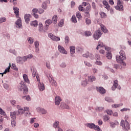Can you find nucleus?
Segmentation results:
<instances>
[{
    "mask_svg": "<svg viewBox=\"0 0 131 131\" xmlns=\"http://www.w3.org/2000/svg\"><path fill=\"white\" fill-rule=\"evenodd\" d=\"M114 68L115 69H121L122 67L119 64H114Z\"/></svg>",
    "mask_w": 131,
    "mask_h": 131,
    "instance_id": "obj_54",
    "label": "nucleus"
},
{
    "mask_svg": "<svg viewBox=\"0 0 131 131\" xmlns=\"http://www.w3.org/2000/svg\"><path fill=\"white\" fill-rule=\"evenodd\" d=\"M36 111L37 112H40L42 114H46L47 113V110L45 108H40L39 107L36 108Z\"/></svg>",
    "mask_w": 131,
    "mask_h": 131,
    "instance_id": "obj_23",
    "label": "nucleus"
},
{
    "mask_svg": "<svg viewBox=\"0 0 131 131\" xmlns=\"http://www.w3.org/2000/svg\"><path fill=\"white\" fill-rule=\"evenodd\" d=\"M11 69V63H9V66L5 70L4 72L3 73H0V74H2V76H4V74H6L7 73V72H9L10 69Z\"/></svg>",
    "mask_w": 131,
    "mask_h": 131,
    "instance_id": "obj_35",
    "label": "nucleus"
},
{
    "mask_svg": "<svg viewBox=\"0 0 131 131\" xmlns=\"http://www.w3.org/2000/svg\"><path fill=\"white\" fill-rule=\"evenodd\" d=\"M38 30L39 32H42L43 30V25L41 23H40L38 25Z\"/></svg>",
    "mask_w": 131,
    "mask_h": 131,
    "instance_id": "obj_37",
    "label": "nucleus"
},
{
    "mask_svg": "<svg viewBox=\"0 0 131 131\" xmlns=\"http://www.w3.org/2000/svg\"><path fill=\"white\" fill-rule=\"evenodd\" d=\"M67 66V64L65 62H62L60 64V67H61V68H66Z\"/></svg>",
    "mask_w": 131,
    "mask_h": 131,
    "instance_id": "obj_48",
    "label": "nucleus"
},
{
    "mask_svg": "<svg viewBox=\"0 0 131 131\" xmlns=\"http://www.w3.org/2000/svg\"><path fill=\"white\" fill-rule=\"evenodd\" d=\"M103 5L104 6V8L107 10V11H109L110 10V6H109V4H108V2L106 1H103L102 2Z\"/></svg>",
    "mask_w": 131,
    "mask_h": 131,
    "instance_id": "obj_25",
    "label": "nucleus"
},
{
    "mask_svg": "<svg viewBox=\"0 0 131 131\" xmlns=\"http://www.w3.org/2000/svg\"><path fill=\"white\" fill-rule=\"evenodd\" d=\"M120 126L122 127L123 130L128 131L129 129V123L128 122H124V120H121Z\"/></svg>",
    "mask_w": 131,
    "mask_h": 131,
    "instance_id": "obj_4",
    "label": "nucleus"
},
{
    "mask_svg": "<svg viewBox=\"0 0 131 131\" xmlns=\"http://www.w3.org/2000/svg\"><path fill=\"white\" fill-rule=\"evenodd\" d=\"M81 85H82V86H86V85H88V79L86 78H83Z\"/></svg>",
    "mask_w": 131,
    "mask_h": 131,
    "instance_id": "obj_27",
    "label": "nucleus"
},
{
    "mask_svg": "<svg viewBox=\"0 0 131 131\" xmlns=\"http://www.w3.org/2000/svg\"><path fill=\"white\" fill-rule=\"evenodd\" d=\"M98 47H99V48H104V47H105V46L104 44V43L101 40L98 41Z\"/></svg>",
    "mask_w": 131,
    "mask_h": 131,
    "instance_id": "obj_42",
    "label": "nucleus"
},
{
    "mask_svg": "<svg viewBox=\"0 0 131 131\" xmlns=\"http://www.w3.org/2000/svg\"><path fill=\"white\" fill-rule=\"evenodd\" d=\"M35 52L37 54L39 53V41L36 40L34 42Z\"/></svg>",
    "mask_w": 131,
    "mask_h": 131,
    "instance_id": "obj_13",
    "label": "nucleus"
},
{
    "mask_svg": "<svg viewBox=\"0 0 131 131\" xmlns=\"http://www.w3.org/2000/svg\"><path fill=\"white\" fill-rule=\"evenodd\" d=\"M84 15L86 17V18H90L91 17V14L90 13V12H84Z\"/></svg>",
    "mask_w": 131,
    "mask_h": 131,
    "instance_id": "obj_63",
    "label": "nucleus"
},
{
    "mask_svg": "<svg viewBox=\"0 0 131 131\" xmlns=\"http://www.w3.org/2000/svg\"><path fill=\"white\" fill-rule=\"evenodd\" d=\"M117 6L115 7L116 10H117L118 11H123V3L120 2L117 3Z\"/></svg>",
    "mask_w": 131,
    "mask_h": 131,
    "instance_id": "obj_12",
    "label": "nucleus"
},
{
    "mask_svg": "<svg viewBox=\"0 0 131 131\" xmlns=\"http://www.w3.org/2000/svg\"><path fill=\"white\" fill-rule=\"evenodd\" d=\"M88 78V81L90 82H93L96 80V77L94 76H89Z\"/></svg>",
    "mask_w": 131,
    "mask_h": 131,
    "instance_id": "obj_32",
    "label": "nucleus"
},
{
    "mask_svg": "<svg viewBox=\"0 0 131 131\" xmlns=\"http://www.w3.org/2000/svg\"><path fill=\"white\" fill-rule=\"evenodd\" d=\"M84 63L85 64V66H87L88 67H92L93 66V65L88 61H84Z\"/></svg>",
    "mask_w": 131,
    "mask_h": 131,
    "instance_id": "obj_52",
    "label": "nucleus"
},
{
    "mask_svg": "<svg viewBox=\"0 0 131 131\" xmlns=\"http://www.w3.org/2000/svg\"><path fill=\"white\" fill-rule=\"evenodd\" d=\"M84 35L85 36H92V32L90 31H86L84 32Z\"/></svg>",
    "mask_w": 131,
    "mask_h": 131,
    "instance_id": "obj_44",
    "label": "nucleus"
},
{
    "mask_svg": "<svg viewBox=\"0 0 131 131\" xmlns=\"http://www.w3.org/2000/svg\"><path fill=\"white\" fill-rule=\"evenodd\" d=\"M61 101H62V99L59 96L55 97V105H60V103H61Z\"/></svg>",
    "mask_w": 131,
    "mask_h": 131,
    "instance_id": "obj_19",
    "label": "nucleus"
},
{
    "mask_svg": "<svg viewBox=\"0 0 131 131\" xmlns=\"http://www.w3.org/2000/svg\"><path fill=\"white\" fill-rule=\"evenodd\" d=\"M22 99L24 100H26V101H31V98L30 97V96L27 95L22 97Z\"/></svg>",
    "mask_w": 131,
    "mask_h": 131,
    "instance_id": "obj_40",
    "label": "nucleus"
},
{
    "mask_svg": "<svg viewBox=\"0 0 131 131\" xmlns=\"http://www.w3.org/2000/svg\"><path fill=\"white\" fill-rule=\"evenodd\" d=\"M105 101H106V102H108V103H111V102H113V100L111 97H106L105 98Z\"/></svg>",
    "mask_w": 131,
    "mask_h": 131,
    "instance_id": "obj_46",
    "label": "nucleus"
},
{
    "mask_svg": "<svg viewBox=\"0 0 131 131\" xmlns=\"http://www.w3.org/2000/svg\"><path fill=\"white\" fill-rule=\"evenodd\" d=\"M25 22L28 24L30 21V18H31V15L30 14H26L24 16Z\"/></svg>",
    "mask_w": 131,
    "mask_h": 131,
    "instance_id": "obj_18",
    "label": "nucleus"
},
{
    "mask_svg": "<svg viewBox=\"0 0 131 131\" xmlns=\"http://www.w3.org/2000/svg\"><path fill=\"white\" fill-rule=\"evenodd\" d=\"M25 61H24V56L20 57L18 56L17 57V63H19V64H23Z\"/></svg>",
    "mask_w": 131,
    "mask_h": 131,
    "instance_id": "obj_29",
    "label": "nucleus"
},
{
    "mask_svg": "<svg viewBox=\"0 0 131 131\" xmlns=\"http://www.w3.org/2000/svg\"><path fill=\"white\" fill-rule=\"evenodd\" d=\"M52 20L50 19H48L45 21V28L46 30H48L49 29V26L52 24Z\"/></svg>",
    "mask_w": 131,
    "mask_h": 131,
    "instance_id": "obj_15",
    "label": "nucleus"
},
{
    "mask_svg": "<svg viewBox=\"0 0 131 131\" xmlns=\"http://www.w3.org/2000/svg\"><path fill=\"white\" fill-rule=\"evenodd\" d=\"M38 88L39 91H45V84H43V83H38Z\"/></svg>",
    "mask_w": 131,
    "mask_h": 131,
    "instance_id": "obj_26",
    "label": "nucleus"
},
{
    "mask_svg": "<svg viewBox=\"0 0 131 131\" xmlns=\"http://www.w3.org/2000/svg\"><path fill=\"white\" fill-rule=\"evenodd\" d=\"M19 9L17 8V26L18 28H22L23 26H22V21H21V18L19 17Z\"/></svg>",
    "mask_w": 131,
    "mask_h": 131,
    "instance_id": "obj_6",
    "label": "nucleus"
},
{
    "mask_svg": "<svg viewBox=\"0 0 131 131\" xmlns=\"http://www.w3.org/2000/svg\"><path fill=\"white\" fill-rule=\"evenodd\" d=\"M41 8L44 10H47L48 9V6L47 5V3L46 2H43L41 5Z\"/></svg>",
    "mask_w": 131,
    "mask_h": 131,
    "instance_id": "obj_47",
    "label": "nucleus"
},
{
    "mask_svg": "<svg viewBox=\"0 0 131 131\" xmlns=\"http://www.w3.org/2000/svg\"><path fill=\"white\" fill-rule=\"evenodd\" d=\"M63 25H64V20L61 19L58 24V26H59V27H62Z\"/></svg>",
    "mask_w": 131,
    "mask_h": 131,
    "instance_id": "obj_59",
    "label": "nucleus"
},
{
    "mask_svg": "<svg viewBox=\"0 0 131 131\" xmlns=\"http://www.w3.org/2000/svg\"><path fill=\"white\" fill-rule=\"evenodd\" d=\"M85 125V126H86V127H89L91 129H94V130L96 128V126H97V125H96L95 123H87Z\"/></svg>",
    "mask_w": 131,
    "mask_h": 131,
    "instance_id": "obj_14",
    "label": "nucleus"
},
{
    "mask_svg": "<svg viewBox=\"0 0 131 131\" xmlns=\"http://www.w3.org/2000/svg\"><path fill=\"white\" fill-rule=\"evenodd\" d=\"M95 64L96 65H98V66H102V65H103V62H102V61H101L100 60H97L95 62Z\"/></svg>",
    "mask_w": 131,
    "mask_h": 131,
    "instance_id": "obj_57",
    "label": "nucleus"
},
{
    "mask_svg": "<svg viewBox=\"0 0 131 131\" xmlns=\"http://www.w3.org/2000/svg\"><path fill=\"white\" fill-rule=\"evenodd\" d=\"M100 16L101 18H106V13L104 12H101L100 13Z\"/></svg>",
    "mask_w": 131,
    "mask_h": 131,
    "instance_id": "obj_61",
    "label": "nucleus"
},
{
    "mask_svg": "<svg viewBox=\"0 0 131 131\" xmlns=\"http://www.w3.org/2000/svg\"><path fill=\"white\" fill-rule=\"evenodd\" d=\"M58 50L60 54H62L63 55H67V54H68L65 48H64L63 46L61 45L58 46Z\"/></svg>",
    "mask_w": 131,
    "mask_h": 131,
    "instance_id": "obj_8",
    "label": "nucleus"
},
{
    "mask_svg": "<svg viewBox=\"0 0 131 131\" xmlns=\"http://www.w3.org/2000/svg\"><path fill=\"white\" fill-rule=\"evenodd\" d=\"M10 116L12 119L11 121V125L12 127H15L16 125V112H12L10 113Z\"/></svg>",
    "mask_w": 131,
    "mask_h": 131,
    "instance_id": "obj_2",
    "label": "nucleus"
},
{
    "mask_svg": "<svg viewBox=\"0 0 131 131\" xmlns=\"http://www.w3.org/2000/svg\"><path fill=\"white\" fill-rule=\"evenodd\" d=\"M27 40L30 45H32L34 42V38L32 37H29L27 38Z\"/></svg>",
    "mask_w": 131,
    "mask_h": 131,
    "instance_id": "obj_34",
    "label": "nucleus"
},
{
    "mask_svg": "<svg viewBox=\"0 0 131 131\" xmlns=\"http://www.w3.org/2000/svg\"><path fill=\"white\" fill-rule=\"evenodd\" d=\"M75 46H70V56L72 58H75Z\"/></svg>",
    "mask_w": 131,
    "mask_h": 131,
    "instance_id": "obj_10",
    "label": "nucleus"
},
{
    "mask_svg": "<svg viewBox=\"0 0 131 131\" xmlns=\"http://www.w3.org/2000/svg\"><path fill=\"white\" fill-rule=\"evenodd\" d=\"M110 126H111V127H112V128H115V127L116 126V125H118L119 124V122H118V121L115 120L114 121V122H110Z\"/></svg>",
    "mask_w": 131,
    "mask_h": 131,
    "instance_id": "obj_21",
    "label": "nucleus"
},
{
    "mask_svg": "<svg viewBox=\"0 0 131 131\" xmlns=\"http://www.w3.org/2000/svg\"><path fill=\"white\" fill-rule=\"evenodd\" d=\"M60 107L62 109H70V107L66 104V103L62 102L60 104Z\"/></svg>",
    "mask_w": 131,
    "mask_h": 131,
    "instance_id": "obj_31",
    "label": "nucleus"
},
{
    "mask_svg": "<svg viewBox=\"0 0 131 131\" xmlns=\"http://www.w3.org/2000/svg\"><path fill=\"white\" fill-rule=\"evenodd\" d=\"M64 42L66 45H68V43H69V37H68V36L65 37Z\"/></svg>",
    "mask_w": 131,
    "mask_h": 131,
    "instance_id": "obj_53",
    "label": "nucleus"
},
{
    "mask_svg": "<svg viewBox=\"0 0 131 131\" xmlns=\"http://www.w3.org/2000/svg\"><path fill=\"white\" fill-rule=\"evenodd\" d=\"M24 109L26 112L25 113V115L26 117H30V115H31V113L29 111V107H24Z\"/></svg>",
    "mask_w": 131,
    "mask_h": 131,
    "instance_id": "obj_17",
    "label": "nucleus"
},
{
    "mask_svg": "<svg viewBox=\"0 0 131 131\" xmlns=\"http://www.w3.org/2000/svg\"><path fill=\"white\" fill-rule=\"evenodd\" d=\"M17 113L18 115H21V114H23L24 112H25V111L24 110V108L21 107V106L17 105Z\"/></svg>",
    "mask_w": 131,
    "mask_h": 131,
    "instance_id": "obj_22",
    "label": "nucleus"
},
{
    "mask_svg": "<svg viewBox=\"0 0 131 131\" xmlns=\"http://www.w3.org/2000/svg\"><path fill=\"white\" fill-rule=\"evenodd\" d=\"M85 23L86 25H90V24H92V20L89 18L85 19Z\"/></svg>",
    "mask_w": 131,
    "mask_h": 131,
    "instance_id": "obj_56",
    "label": "nucleus"
},
{
    "mask_svg": "<svg viewBox=\"0 0 131 131\" xmlns=\"http://www.w3.org/2000/svg\"><path fill=\"white\" fill-rule=\"evenodd\" d=\"M38 13H39L40 14H43V13H45V10L41 8H40L38 10Z\"/></svg>",
    "mask_w": 131,
    "mask_h": 131,
    "instance_id": "obj_60",
    "label": "nucleus"
},
{
    "mask_svg": "<svg viewBox=\"0 0 131 131\" xmlns=\"http://www.w3.org/2000/svg\"><path fill=\"white\" fill-rule=\"evenodd\" d=\"M94 130L102 131V129H101V128H100V126L96 125L95 127V129H94Z\"/></svg>",
    "mask_w": 131,
    "mask_h": 131,
    "instance_id": "obj_64",
    "label": "nucleus"
},
{
    "mask_svg": "<svg viewBox=\"0 0 131 131\" xmlns=\"http://www.w3.org/2000/svg\"><path fill=\"white\" fill-rule=\"evenodd\" d=\"M104 108L103 106H99V107H97L96 108V111H97V112H102V111H104Z\"/></svg>",
    "mask_w": 131,
    "mask_h": 131,
    "instance_id": "obj_41",
    "label": "nucleus"
},
{
    "mask_svg": "<svg viewBox=\"0 0 131 131\" xmlns=\"http://www.w3.org/2000/svg\"><path fill=\"white\" fill-rule=\"evenodd\" d=\"M102 31L100 30H97L94 34L93 37L94 39L98 40L101 36H102Z\"/></svg>",
    "mask_w": 131,
    "mask_h": 131,
    "instance_id": "obj_5",
    "label": "nucleus"
},
{
    "mask_svg": "<svg viewBox=\"0 0 131 131\" xmlns=\"http://www.w3.org/2000/svg\"><path fill=\"white\" fill-rule=\"evenodd\" d=\"M119 54L120 55H117L116 56L117 63H121V65H123V66H126V64L123 61L124 60L126 59V56H125L124 51L121 50L120 51Z\"/></svg>",
    "mask_w": 131,
    "mask_h": 131,
    "instance_id": "obj_1",
    "label": "nucleus"
},
{
    "mask_svg": "<svg viewBox=\"0 0 131 131\" xmlns=\"http://www.w3.org/2000/svg\"><path fill=\"white\" fill-rule=\"evenodd\" d=\"M47 77L48 78L52 85H54V86H57V82L55 80L53 79V78H52L50 75H47Z\"/></svg>",
    "mask_w": 131,
    "mask_h": 131,
    "instance_id": "obj_11",
    "label": "nucleus"
},
{
    "mask_svg": "<svg viewBox=\"0 0 131 131\" xmlns=\"http://www.w3.org/2000/svg\"><path fill=\"white\" fill-rule=\"evenodd\" d=\"M71 20L73 23H77V20L76 19V16L75 15H73L71 18Z\"/></svg>",
    "mask_w": 131,
    "mask_h": 131,
    "instance_id": "obj_43",
    "label": "nucleus"
},
{
    "mask_svg": "<svg viewBox=\"0 0 131 131\" xmlns=\"http://www.w3.org/2000/svg\"><path fill=\"white\" fill-rule=\"evenodd\" d=\"M106 58L107 59H109L110 60H111V59H112V54H111V53L110 52H108L106 54Z\"/></svg>",
    "mask_w": 131,
    "mask_h": 131,
    "instance_id": "obj_51",
    "label": "nucleus"
},
{
    "mask_svg": "<svg viewBox=\"0 0 131 131\" xmlns=\"http://www.w3.org/2000/svg\"><path fill=\"white\" fill-rule=\"evenodd\" d=\"M105 112H106L107 114L110 116H111L112 114H113V112L111 110H107L105 111Z\"/></svg>",
    "mask_w": 131,
    "mask_h": 131,
    "instance_id": "obj_49",
    "label": "nucleus"
},
{
    "mask_svg": "<svg viewBox=\"0 0 131 131\" xmlns=\"http://www.w3.org/2000/svg\"><path fill=\"white\" fill-rule=\"evenodd\" d=\"M91 10H92V6H91L90 5H89L86 7L84 12L90 13Z\"/></svg>",
    "mask_w": 131,
    "mask_h": 131,
    "instance_id": "obj_38",
    "label": "nucleus"
},
{
    "mask_svg": "<svg viewBox=\"0 0 131 131\" xmlns=\"http://www.w3.org/2000/svg\"><path fill=\"white\" fill-rule=\"evenodd\" d=\"M48 37L53 41H60V37H57L52 33H49L48 34Z\"/></svg>",
    "mask_w": 131,
    "mask_h": 131,
    "instance_id": "obj_9",
    "label": "nucleus"
},
{
    "mask_svg": "<svg viewBox=\"0 0 131 131\" xmlns=\"http://www.w3.org/2000/svg\"><path fill=\"white\" fill-rule=\"evenodd\" d=\"M52 22L53 24H57V22L58 21V16L57 15H54L52 17Z\"/></svg>",
    "mask_w": 131,
    "mask_h": 131,
    "instance_id": "obj_28",
    "label": "nucleus"
},
{
    "mask_svg": "<svg viewBox=\"0 0 131 131\" xmlns=\"http://www.w3.org/2000/svg\"><path fill=\"white\" fill-rule=\"evenodd\" d=\"M53 127L54 128H58L60 127V123H59V121H55L53 124Z\"/></svg>",
    "mask_w": 131,
    "mask_h": 131,
    "instance_id": "obj_33",
    "label": "nucleus"
},
{
    "mask_svg": "<svg viewBox=\"0 0 131 131\" xmlns=\"http://www.w3.org/2000/svg\"><path fill=\"white\" fill-rule=\"evenodd\" d=\"M76 17L78 18V19H80V18H81V14L79 12H77L76 13Z\"/></svg>",
    "mask_w": 131,
    "mask_h": 131,
    "instance_id": "obj_62",
    "label": "nucleus"
},
{
    "mask_svg": "<svg viewBox=\"0 0 131 131\" xmlns=\"http://www.w3.org/2000/svg\"><path fill=\"white\" fill-rule=\"evenodd\" d=\"M23 77L25 82H26L28 83V84H30V80H29V78H28V75H27L26 74H24L23 75Z\"/></svg>",
    "mask_w": 131,
    "mask_h": 131,
    "instance_id": "obj_20",
    "label": "nucleus"
},
{
    "mask_svg": "<svg viewBox=\"0 0 131 131\" xmlns=\"http://www.w3.org/2000/svg\"><path fill=\"white\" fill-rule=\"evenodd\" d=\"M46 66L48 69H51V64L49 61H47L46 63Z\"/></svg>",
    "mask_w": 131,
    "mask_h": 131,
    "instance_id": "obj_58",
    "label": "nucleus"
},
{
    "mask_svg": "<svg viewBox=\"0 0 131 131\" xmlns=\"http://www.w3.org/2000/svg\"><path fill=\"white\" fill-rule=\"evenodd\" d=\"M123 104L122 103H120L118 104H112V108H118V107H121Z\"/></svg>",
    "mask_w": 131,
    "mask_h": 131,
    "instance_id": "obj_45",
    "label": "nucleus"
},
{
    "mask_svg": "<svg viewBox=\"0 0 131 131\" xmlns=\"http://www.w3.org/2000/svg\"><path fill=\"white\" fill-rule=\"evenodd\" d=\"M100 26L101 27V30L102 31H103V32H104V33H107V32H108V30L105 27V26L102 24H100Z\"/></svg>",
    "mask_w": 131,
    "mask_h": 131,
    "instance_id": "obj_30",
    "label": "nucleus"
},
{
    "mask_svg": "<svg viewBox=\"0 0 131 131\" xmlns=\"http://www.w3.org/2000/svg\"><path fill=\"white\" fill-rule=\"evenodd\" d=\"M37 12H38V9H37V8L33 9L32 10V15L37 14Z\"/></svg>",
    "mask_w": 131,
    "mask_h": 131,
    "instance_id": "obj_55",
    "label": "nucleus"
},
{
    "mask_svg": "<svg viewBox=\"0 0 131 131\" xmlns=\"http://www.w3.org/2000/svg\"><path fill=\"white\" fill-rule=\"evenodd\" d=\"M96 90L99 94H106V90L103 87H97Z\"/></svg>",
    "mask_w": 131,
    "mask_h": 131,
    "instance_id": "obj_16",
    "label": "nucleus"
},
{
    "mask_svg": "<svg viewBox=\"0 0 131 131\" xmlns=\"http://www.w3.org/2000/svg\"><path fill=\"white\" fill-rule=\"evenodd\" d=\"M31 71L32 72L33 77H35L37 75H36V70L35 69H31Z\"/></svg>",
    "mask_w": 131,
    "mask_h": 131,
    "instance_id": "obj_39",
    "label": "nucleus"
},
{
    "mask_svg": "<svg viewBox=\"0 0 131 131\" xmlns=\"http://www.w3.org/2000/svg\"><path fill=\"white\" fill-rule=\"evenodd\" d=\"M33 58V55L32 54H29L28 55L24 56V61L26 62L27 60H30V59H32Z\"/></svg>",
    "mask_w": 131,
    "mask_h": 131,
    "instance_id": "obj_24",
    "label": "nucleus"
},
{
    "mask_svg": "<svg viewBox=\"0 0 131 131\" xmlns=\"http://www.w3.org/2000/svg\"><path fill=\"white\" fill-rule=\"evenodd\" d=\"M19 89L20 91H23V94L24 95H27V93H28V88L24 81H21L20 83Z\"/></svg>",
    "mask_w": 131,
    "mask_h": 131,
    "instance_id": "obj_3",
    "label": "nucleus"
},
{
    "mask_svg": "<svg viewBox=\"0 0 131 131\" xmlns=\"http://www.w3.org/2000/svg\"><path fill=\"white\" fill-rule=\"evenodd\" d=\"M31 26H33L34 27H36L37 26V20H34L32 21L31 23Z\"/></svg>",
    "mask_w": 131,
    "mask_h": 131,
    "instance_id": "obj_50",
    "label": "nucleus"
},
{
    "mask_svg": "<svg viewBox=\"0 0 131 131\" xmlns=\"http://www.w3.org/2000/svg\"><path fill=\"white\" fill-rule=\"evenodd\" d=\"M103 119L104 122H106L107 121H109V120H110V117L107 115H105L103 116Z\"/></svg>",
    "mask_w": 131,
    "mask_h": 131,
    "instance_id": "obj_36",
    "label": "nucleus"
},
{
    "mask_svg": "<svg viewBox=\"0 0 131 131\" xmlns=\"http://www.w3.org/2000/svg\"><path fill=\"white\" fill-rule=\"evenodd\" d=\"M116 89H118V90H121V87L120 85H118V81L117 80H115L114 81V84L112 86V90L115 91Z\"/></svg>",
    "mask_w": 131,
    "mask_h": 131,
    "instance_id": "obj_7",
    "label": "nucleus"
}]
</instances>
